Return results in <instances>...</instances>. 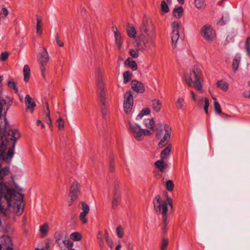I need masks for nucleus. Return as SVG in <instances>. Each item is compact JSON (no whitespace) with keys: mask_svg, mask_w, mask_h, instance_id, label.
Wrapping results in <instances>:
<instances>
[{"mask_svg":"<svg viewBox=\"0 0 250 250\" xmlns=\"http://www.w3.org/2000/svg\"><path fill=\"white\" fill-rule=\"evenodd\" d=\"M140 32L145 46L148 49L155 46L156 30L150 17L145 15L140 27Z\"/></svg>","mask_w":250,"mask_h":250,"instance_id":"f257e3e1","label":"nucleus"},{"mask_svg":"<svg viewBox=\"0 0 250 250\" xmlns=\"http://www.w3.org/2000/svg\"><path fill=\"white\" fill-rule=\"evenodd\" d=\"M202 71L198 65H194L189 72L184 74V80L189 87H193L199 92L202 93L203 84L201 81Z\"/></svg>","mask_w":250,"mask_h":250,"instance_id":"f03ea898","label":"nucleus"},{"mask_svg":"<svg viewBox=\"0 0 250 250\" xmlns=\"http://www.w3.org/2000/svg\"><path fill=\"white\" fill-rule=\"evenodd\" d=\"M153 204L155 211L157 212L161 213L162 214L164 226L163 229L165 230L167 224V205H169L171 208H172V200L168 196L166 200H162L161 199L160 196L157 195L153 201Z\"/></svg>","mask_w":250,"mask_h":250,"instance_id":"7ed1b4c3","label":"nucleus"},{"mask_svg":"<svg viewBox=\"0 0 250 250\" xmlns=\"http://www.w3.org/2000/svg\"><path fill=\"white\" fill-rule=\"evenodd\" d=\"M127 127L131 135L137 141L143 140L146 136L152 135L151 131L147 129H143L137 124L128 122Z\"/></svg>","mask_w":250,"mask_h":250,"instance_id":"20e7f679","label":"nucleus"},{"mask_svg":"<svg viewBox=\"0 0 250 250\" xmlns=\"http://www.w3.org/2000/svg\"><path fill=\"white\" fill-rule=\"evenodd\" d=\"M121 201V193L120 186L118 183H115L112 193V208L116 209Z\"/></svg>","mask_w":250,"mask_h":250,"instance_id":"39448f33","label":"nucleus"},{"mask_svg":"<svg viewBox=\"0 0 250 250\" xmlns=\"http://www.w3.org/2000/svg\"><path fill=\"white\" fill-rule=\"evenodd\" d=\"M203 38L208 42H211L216 38V33L210 25H205L201 29Z\"/></svg>","mask_w":250,"mask_h":250,"instance_id":"423d86ee","label":"nucleus"},{"mask_svg":"<svg viewBox=\"0 0 250 250\" xmlns=\"http://www.w3.org/2000/svg\"><path fill=\"white\" fill-rule=\"evenodd\" d=\"M172 33L171 36V39L172 41V46L173 48H175L176 47L177 42L180 38L182 39L181 35H180L179 30L181 29V25L178 21H174L173 22L172 25Z\"/></svg>","mask_w":250,"mask_h":250,"instance_id":"0eeeda50","label":"nucleus"},{"mask_svg":"<svg viewBox=\"0 0 250 250\" xmlns=\"http://www.w3.org/2000/svg\"><path fill=\"white\" fill-rule=\"evenodd\" d=\"M170 131L171 129L169 126L166 125H165L164 131L160 130L157 132L156 136L158 139L160 138L161 136L164 134V137L158 144L160 147H163L168 144L170 138Z\"/></svg>","mask_w":250,"mask_h":250,"instance_id":"6e6552de","label":"nucleus"},{"mask_svg":"<svg viewBox=\"0 0 250 250\" xmlns=\"http://www.w3.org/2000/svg\"><path fill=\"white\" fill-rule=\"evenodd\" d=\"M170 131L171 129L169 126L166 125H165L164 131L160 130L157 132L156 136L158 139L160 138L161 136L164 134V137L158 144L160 147H163L168 144L170 138Z\"/></svg>","mask_w":250,"mask_h":250,"instance_id":"1a4fd4ad","label":"nucleus"},{"mask_svg":"<svg viewBox=\"0 0 250 250\" xmlns=\"http://www.w3.org/2000/svg\"><path fill=\"white\" fill-rule=\"evenodd\" d=\"M133 105V99L130 91L126 92L124 96V107L126 113L130 112Z\"/></svg>","mask_w":250,"mask_h":250,"instance_id":"9d476101","label":"nucleus"},{"mask_svg":"<svg viewBox=\"0 0 250 250\" xmlns=\"http://www.w3.org/2000/svg\"><path fill=\"white\" fill-rule=\"evenodd\" d=\"M80 193V185L77 181L73 182L70 186L68 196L72 199H77Z\"/></svg>","mask_w":250,"mask_h":250,"instance_id":"9b49d317","label":"nucleus"},{"mask_svg":"<svg viewBox=\"0 0 250 250\" xmlns=\"http://www.w3.org/2000/svg\"><path fill=\"white\" fill-rule=\"evenodd\" d=\"M49 55L45 48L41 47L40 52L37 56V61L40 64H46L49 61Z\"/></svg>","mask_w":250,"mask_h":250,"instance_id":"f8f14e48","label":"nucleus"},{"mask_svg":"<svg viewBox=\"0 0 250 250\" xmlns=\"http://www.w3.org/2000/svg\"><path fill=\"white\" fill-rule=\"evenodd\" d=\"M25 104L27 106L26 110L32 113L36 106V103L33 99L28 94L25 97Z\"/></svg>","mask_w":250,"mask_h":250,"instance_id":"ddd939ff","label":"nucleus"},{"mask_svg":"<svg viewBox=\"0 0 250 250\" xmlns=\"http://www.w3.org/2000/svg\"><path fill=\"white\" fill-rule=\"evenodd\" d=\"M131 87L133 90L140 93H143L145 91V87L144 84L136 80H133L131 83Z\"/></svg>","mask_w":250,"mask_h":250,"instance_id":"4468645a","label":"nucleus"},{"mask_svg":"<svg viewBox=\"0 0 250 250\" xmlns=\"http://www.w3.org/2000/svg\"><path fill=\"white\" fill-rule=\"evenodd\" d=\"M143 123L147 129L154 130V121L153 119H143Z\"/></svg>","mask_w":250,"mask_h":250,"instance_id":"2eb2a0df","label":"nucleus"},{"mask_svg":"<svg viewBox=\"0 0 250 250\" xmlns=\"http://www.w3.org/2000/svg\"><path fill=\"white\" fill-rule=\"evenodd\" d=\"M151 106L155 112H158L161 109L162 103L159 100L154 99L151 101Z\"/></svg>","mask_w":250,"mask_h":250,"instance_id":"dca6fc26","label":"nucleus"},{"mask_svg":"<svg viewBox=\"0 0 250 250\" xmlns=\"http://www.w3.org/2000/svg\"><path fill=\"white\" fill-rule=\"evenodd\" d=\"M124 64L125 66H128L133 70L137 69V64L136 62L130 58L127 59L125 62Z\"/></svg>","mask_w":250,"mask_h":250,"instance_id":"f3484780","label":"nucleus"},{"mask_svg":"<svg viewBox=\"0 0 250 250\" xmlns=\"http://www.w3.org/2000/svg\"><path fill=\"white\" fill-rule=\"evenodd\" d=\"M48 231L49 225L47 223H45L40 227V232L42 237L43 238L46 237Z\"/></svg>","mask_w":250,"mask_h":250,"instance_id":"a211bd4d","label":"nucleus"},{"mask_svg":"<svg viewBox=\"0 0 250 250\" xmlns=\"http://www.w3.org/2000/svg\"><path fill=\"white\" fill-rule=\"evenodd\" d=\"M45 105L46 109L44 111V114L45 115V122L49 125V126L51 127L52 126V124L50 116V110L49 108L48 103L46 102Z\"/></svg>","mask_w":250,"mask_h":250,"instance_id":"6ab92c4d","label":"nucleus"},{"mask_svg":"<svg viewBox=\"0 0 250 250\" xmlns=\"http://www.w3.org/2000/svg\"><path fill=\"white\" fill-rule=\"evenodd\" d=\"M37 18V25H36V32L37 34L41 36L42 33V17L39 15H36Z\"/></svg>","mask_w":250,"mask_h":250,"instance_id":"aec40b11","label":"nucleus"},{"mask_svg":"<svg viewBox=\"0 0 250 250\" xmlns=\"http://www.w3.org/2000/svg\"><path fill=\"white\" fill-rule=\"evenodd\" d=\"M171 150V145H168L161 152L160 157L162 159H166L169 155Z\"/></svg>","mask_w":250,"mask_h":250,"instance_id":"412c9836","label":"nucleus"},{"mask_svg":"<svg viewBox=\"0 0 250 250\" xmlns=\"http://www.w3.org/2000/svg\"><path fill=\"white\" fill-rule=\"evenodd\" d=\"M62 233L57 232L55 233V237L56 239V242L58 243V245L62 250H65V246H64L62 243Z\"/></svg>","mask_w":250,"mask_h":250,"instance_id":"4be33fe9","label":"nucleus"},{"mask_svg":"<svg viewBox=\"0 0 250 250\" xmlns=\"http://www.w3.org/2000/svg\"><path fill=\"white\" fill-rule=\"evenodd\" d=\"M216 86L217 87L221 89L223 91H226L228 90L229 86V84L228 83L225 82L224 80H221L218 81L216 83Z\"/></svg>","mask_w":250,"mask_h":250,"instance_id":"5701e85b","label":"nucleus"},{"mask_svg":"<svg viewBox=\"0 0 250 250\" xmlns=\"http://www.w3.org/2000/svg\"><path fill=\"white\" fill-rule=\"evenodd\" d=\"M97 87L99 91L104 89V83L102 78V72L100 70L98 71L97 76Z\"/></svg>","mask_w":250,"mask_h":250,"instance_id":"b1692460","label":"nucleus"},{"mask_svg":"<svg viewBox=\"0 0 250 250\" xmlns=\"http://www.w3.org/2000/svg\"><path fill=\"white\" fill-rule=\"evenodd\" d=\"M30 69L28 65H25L23 69V73L24 75V80L25 82H28L30 79Z\"/></svg>","mask_w":250,"mask_h":250,"instance_id":"393cba45","label":"nucleus"},{"mask_svg":"<svg viewBox=\"0 0 250 250\" xmlns=\"http://www.w3.org/2000/svg\"><path fill=\"white\" fill-rule=\"evenodd\" d=\"M114 32L116 43L118 46V49H120L122 44V43H123V40L122 39L121 35L120 33H119L117 32V28H116V31H114Z\"/></svg>","mask_w":250,"mask_h":250,"instance_id":"a878e982","label":"nucleus"},{"mask_svg":"<svg viewBox=\"0 0 250 250\" xmlns=\"http://www.w3.org/2000/svg\"><path fill=\"white\" fill-rule=\"evenodd\" d=\"M99 98L100 104H104L107 103L106 92L104 89L99 91Z\"/></svg>","mask_w":250,"mask_h":250,"instance_id":"bb28decb","label":"nucleus"},{"mask_svg":"<svg viewBox=\"0 0 250 250\" xmlns=\"http://www.w3.org/2000/svg\"><path fill=\"white\" fill-rule=\"evenodd\" d=\"M97 240L100 249L103 250L104 246V236L101 231L99 232L97 234Z\"/></svg>","mask_w":250,"mask_h":250,"instance_id":"cd10ccee","label":"nucleus"},{"mask_svg":"<svg viewBox=\"0 0 250 250\" xmlns=\"http://www.w3.org/2000/svg\"><path fill=\"white\" fill-rule=\"evenodd\" d=\"M176 107L178 109L183 110L185 108L184 99L179 97L176 101Z\"/></svg>","mask_w":250,"mask_h":250,"instance_id":"c85d7f7f","label":"nucleus"},{"mask_svg":"<svg viewBox=\"0 0 250 250\" xmlns=\"http://www.w3.org/2000/svg\"><path fill=\"white\" fill-rule=\"evenodd\" d=\"M150 112V110L148 108H145L142 110L141 112L137 116L136 120L139 121L143 119L145 115H148Z\"/></svg>","mask_w":250,"mask_h":250,"instance_id":"c756f323","label":"nucleus"},{"mask_svg":"<svg viewBox=\"0 0 250 250\" xmlns=\"http://www.w3.org/2000/svg\"><path fill=\"white\" fill-rule=\"evenodd\" d=\"M241 61V57L240 56H236L232 62V69L234 72H236L239 67V63Z\"/></svg>","mask_w":250,"mask_h":250,"instance_id":"7c9ffc66","label":"nucleus"},{"mask_svg":"<svg viewBox=\"0 0 250 250\" xmlns=\"http://www.w3.org/2000/svg\"><path fill=\"white\" fill-rule=\"evenodd\" d=\"M164 159H162L161 158V160L157 161L155 163V166L159 169V170L163 172L165 168L166 167L167 165L165 164L164 162Z\"/></svg>","mask_w":250,"mask_h":250,"instance_id":"2f4dec72","label":"nucleus"},{"mask_svg":"<svg viewBox=\"0 0 250 250\" xmlns=\"http://www.w3.org/2000/svg\"><path fill=\"white\" fill-rule=\"evenodd\" d=\"M173 13L175 18H180L183 14V8L181 6L175 8L173 10Z\"/></svg>","mask_w":250,"mask_h":250,"instance_id":"473e14b6","label":"nucleus"},{"mask_svg":"<svg viewBox=\"0 0 250 250\" xmlns=\"http://www.w3.org/2000/svg\"><path fill=\"white\" fill-rule=\"evenodd\" d=\"M104 237L107 245L112 249L113 248L114 244L112 239L110 238L108 233L106 230L104 231Z\"/></svg>","mask_w":250,"mask_h":250,"instance_id":"72a5a7b5","label":"nucleus"},{"mask_svg":"<svg viewBox=\"0 0 250 250\" xmlns=\"http://www.w3.org/2000/svg\"><path fill=\"white\" fill-rule=\"evenodd\" d=\"M132 77V74L130 72L128 71L125 72L123 74L124 83H127L131 80Z\"/></svg>","mask_w":250,"mask_h":250,"instance_id":"f704fd0d","label":"nucleus"},{"mask_svg":"<svg viewBox=\"0 0 250 250\" xmlns=\"http://www.w3.org/2000/svg\"><path fill=\"white\" fill-rule=\"evenodd\" d=\"M194 3L195 6L199 9H202L205 7V0H195Z\"/></svg>","mask_w":250,"mask_h":250,"instance_id":"c9c22d12","label":"nucleus"},{"mask_svg":"<svg viewBox=\"0 0 250 250\" xmlns=\"http://www.w3.org/2000/svg\"><path fill=\"white\" fill-rule=\"evenodd\" d=\"M79 208L82 210V212H89V206L84 202H81L79 204Z\"/></svg>","mask_w":250,"mask_h":250,"instance_id":"e433bc0d","label":"nucleus"},{"mask_svg":"<svg viewBox=\"0 0 250 250\" xmlns=\"http://www.w3.org/2000/svg\"><path fill=\"white\" fill-rule=\"evenodd\" d=\"M70 239H72L73 241H80L82 239V235L81 234L77 232H75L72 233L70 235Z\"/></svg>","mask_w":250,"mask_h":250,"instance_id":"4c0bfd02","label":"nucleus"},{"mask_svg":"<svg viewBox=\"0 0 250 250\" xmlns=\"http://www.w3.org/2000/svg\"><path fill=\"white\" fill-rule=\"evenodd\" d=\"M245 49L248 56L250 58V36L247 38L245 41Z\"/></svg>","mask_w":250,"mask_h":250,"instance_id":"58836bf2","label":"nucleus"},{"mask_svg":"<svg viewBox=\"0 0 250 250\" xmlns=\"http://www.w3.org/2000/svg\"><path fill=\"white\" fill-rule=\"evenodd\" d=\"M89 212H85L81 211L79 219L83 224H85L87 223V219L86 217V215Z\"/></svg>","mask_w":250,"mask_h":250,"instance_id":"ea45409f","label":"nucleus"},{"mask_svg":"<svg viewBox=\"0 0 250 250\" xmlns=\"http://www.w3.org/2000/svg\"><path fill=\"white\" fill-rule=\"evenodd\" d=\"M100 107H101V113L103 116V117L104 119L106 118V115L108 113V111L106 107V104H100Z\"/></svg>","mask_w":250,"mask_h":250,"instance_id":"a19ab883","label":"nucleus"},{"mask_svg":"<svg viewBox=\"0 0 250 250\" xmlns=\"http://www.w3.org/2000/svg\"><path fill=\"white\" fill-rule=\"evenodd\" d=\"M128 36L130 38H135L136 37V32L135 29L133 27H129L127 30Z\"/></svg>","mask_w":250,"mask_h":250,"instance_id":"79ce46f5","label":"nucleus"},{"mask_svg":"<svg viewBox=\"0 0 250 250\" xmlns=\"http://www.w3.org/2000/svg\"><path fill=\"white\" fill-rule=\"evenodd\" d=\"M116 232L118 237L120 238L123 237L124 235V229L121 226H119L116 228Z\"/></svg>","mask_w":250,"mask_h":250,"instance_id":"37998d69","label":"nucleus"},{"mask_svg":"<svg viewBox=\"0 0 250 250\" xmlns=\"http://www.w3.org/2000/svg\"><path fill=\"white\" fill-rule=\"evenodd\" d=\"M161 10L164 13H167L169 11V8L168 5L166 3V2L164 0H163L161 2Z\"/></svg>","mask_w":250,"mask_h":250,"instance_id":"c03bdc74","label":"nucleus"},{"mask_svg":"<svg viewBox=\"0 0 250 250\" xmlns=\"http://www.w3.org/2000/svg\"><path fill=\"white\" fill-rule=\"evenodd\" d=\"M174 188V184L172 181L168 180L166 183V188L168 191H171Z\"/></svg>","mask_w":250,"mask_h":250,"instance_id":"a18cd8bd","label":"nucleus"},{"mask_svg":"<svg viewBox=\"0 0 250 250\" xmlns=\"http://www.w3.org/2000/svg\"><path fill=\"white\" fill-rule=\"evenodd\" d=\"M57 127L60 129H62L64 127V122L62 118H60L56 122Z\"/></svg>","mask_w":250,"mask_h":250,"instance_id":"49530a36","label":"nucleus"},{"mask_svg":"<svg viewBox=\"0 0 250 250\" xmlns=\"http://www.w3.org/2000/svg\"><path fill=\"white\" fill-rule=\"evenodd\" d=\"M8 86L9 88L13 89L16 93L18 92V88L16 86L15 83L13 81H9L8 82Z\"/></svg>","mask_w":250,"mask_h":250,"instance_id":"de8ad7c7","label":"nucleus"},{"mask_svg":"<svg viewBox=\"0 0 250 250\" xmlns=\"http://www.w3.org/2000/svg\"><path fill=\"white\" fill-rule=\"evenodd\" d=\"M115 170V162L113 160H110L109 164V171L113 173Z\"/></svg>","mask_w":250,"mask_h":250,"instance_id":"09e8293b","label":"nucleus"},{"mask_svg":"<svg viewBox=\"0 0 250 250\" xmlns=\"http://www.w3.org/2000/svg\"><path fill=\"white\" fill-rule=\"evenodd\" d=\"M214 107L215 111L218 114H220L222 112V109L220 104L217 101L214 102Z\"/></svg>","mask_w":250,"mask_h":250,"instance_id":"8fccbe9b","label":"nucleus"},{"mask_svg":"<svg viewBox=\"0 0 250 250\" xmlns=\"http://www.w3.org/2000/svg\"><path fill=\"white\" fill-rule=\"evenodd\" d=\"M168 240L166 238H163L161 245V250H166L168 245Z\"/></svg>","mask_w":250,"mask_h":250,"instance_id":"3c124183","label":"nucleus"},{"mask_svg":"<svg viewBox=\"0 0 250 250\" xmlns=\"http://www.w3.org/2000/svg\"><path fill=\"white\" fill-rule=\"evenodd\" d=\"M209 105V100L207 98H205L204 109L207 114H208V108Z\"/></svg>","mask_w":250,"mask_h":250,"instance_id":"603ef678","label":"nucleus"},{"mask_svg":"<svg viewBox=\"0 0 250 250\" xmlns=\"http://www.w3.org/2000/svg\"><path fill=\"white\" fill-rule=\"evenodd\" d=\"M129 54L133 58H137L139 57L138 50L131 49L129 51Z\"/></svg>","mask_w":250,"mask_h":250,"instance_id":"864d4df0","label":"nucleus"},{"mask_svg":"<svg viewBox=\"0 0 250 250\" xmlns=\"http://www.w3.org/2000/svg\"><path fill=\"white\" fill-rule=\"evenodd\" d=\"M0 250H13V248L10 245L1 244H0Z\"/></svg>","mask_w":250,"mask_h":250,"instance_id":"5fc2aeb1","label":"nucleus"},{"mask_svg":"<svg viewBox=\"0 0 250 250\" xmlns=\"http://www.w3.org/2000/svg\"><path fill=\"white\" fill-rule=\"evenodd\" d=\"M0 14L3 15L4 16L6 17L9 14V11L6 8L3 7L1 10Z\"/></svg>","mask_w":250,"mask_h":250,"instance_id":"6e6d98bb","label":"nucleus"},{"mask_svg":"<svg viewBox=\"0 0 250 250\" xmlns=\"http://www.w3.org/2000/svg\"><path fill=\"white\" fill-rule=\"evenodd\" d=\"M242 95L244 98H248L250 99V91L249 90H245Z\"/></svg>","mask_w":250,"mask_h":250,"instance_id":"4d7b16f0","label":"nucleus"},{"mask_svg":"<svg viewBox=\"0 0 250 250\" xmlns=\"http://www.w3.org/2000/svg\"><path fill=\"white\" fill-rule=\"evenodd\" d=\"M190 93L191 96V100L195 102L196 101V95L193 90L190 91Z\"/></svg>","mask_w":250,"mask_h":250,"instance_id":"13d9d810","label":"nucleus"},{"mask_svg":"<svg viewBox=\"0 0 250 250\" xmlns=\"http://www.w3.org/2000/svg\"><path fill=\"white\" fill-rule=\"evenodd\" d=\"M56 40L57 43L59 46L62 47V46H63V42L59 39V37L58 36H57L56 37Z\"/></svg>","mask_w":250,"mask_h":250,"instance_id":"bf43d9fd","label":"nucleus"},{"mask_svg":"<svg viewBox=\"0 0 250 250\" xmlns=\"http://www.w3.org/2000/svg\"><path fill=\"white\" fill-rule=\"evenodd\" d=\"M1 59L3 61H4L7 59V58L8 57V54L6 52H3L1 54Z\"/></svg>","mask_w":250,"mask_h":250,"instance_id":"052dcab7","label":"nucleus"},{"mask_svg":"<svg viewBox=\"0 0 250 250\" xmlns=\"http://www.w3.org/2000/svg\"><path fill=\"white\" fill-rule=\"evenodd\" d=\"M46 64H41V71L42 72V75L43 76V77H44V73H45V65Z\"/></svg>","mask_w":250,"mask_h":250,"instance_id":"680f3d73","label":"nucleus"},{"mask_svg":"<svg viewBox=\"0 0 250 250\" xmlns=\"http://www.w3.org/2000/svg\"><path fill=\"white\" fill-rule=\"evenodd\" d=\"M69 239H65L64 240H62V243L64 246H65V250L67 249V246L69 242Z\"/></svg>","mask_w":250,"mask_h":250,"instance_id":"e2e57ef3","label":"nucleus"},{"mask_svg":"<svg viewBox=\"0 0 250 250\" xmlns=\"http://www.w3.org/2000/svg\"><path fill=\"white\" fill-rule=\"evenodd\" d=\"M37 125L38 126L41 125L42 128H44L45 126L42 123V121L40 120H38L37 121Z\"/></svg>","mask_w":250,"mask_h":250,"instance_id":"0e129e2a","label":"nucleus"},{"mask_svg":"<svg viewBox=\"0 0 250 250\" xmlns=\"http://www.w3.org/2000/svg\"><path fill=\"white\" fill-rule=\"evenodd\" d=\"M73 246V243L69 241L68 245L67 246V248L70 250V249H72V247Z\"/></svg>","mask_w":250,"mask_h":250,"instance_id":"69168bd1","label":"nucleus"},{"mask_svg":"<svg viewBox=\"0 0 250 250\" xmlns=\"http://www.w3.org/2000/svg\"><path fill=\"white\" fill-rule=\"evenodd\" d=\"M76 200H77V199H72V198H70V201H69V204H68V206H71V205L73 204V202H74V201Z\"/></svg>","mask_w":250,"mask_h":250,"instance_id":"338daca9","label":"nucleus"},{"mask_svg":"<svg viewBox=\"0 0 250 250\" xmlns=\"http://www.w3.org/2000/svg\"><path fill=\"white\" fill-rule=\"evenodd\" d=\"M122 248V245L121 244H118L116 247V250H120Z\"/></svg>","mask_w":250,"mask_h":250,"instance_id":"774afa93","label":"nucleus"}]
</instances>
